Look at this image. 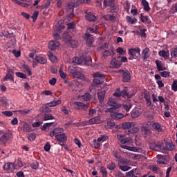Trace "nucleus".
<instances>
[{"instance_id": "9b49d317", "label": "nucleus", "mask_w": 177, "mask_h": 177, "mask_svg": "<svg viewBox=\"0 0 177 177\" xmlns=\"http://www.w3.org/2000/svg\"><path fill=\"white\" fill-rule=\"evenodd\" d=\"M4 171H15L16 169V165H15V163L12 162H7L6 163L3 167Z\"/></svg>"}, {"instance_id": "9d476101", "label": "nucleus", "mask_w": 177, "mask_h": 177, "mask_svg": "<svg viewBox=\"0 0 177 177\" xmlns=\"http://www.w3.org/2000/svg\"><path fill=\"white\" fill-rule=\"evenodd\" d=\"M118 111V110L110 112L111 118H113V120H121V118H124V114Z\"/></svg>"}, {"instance_id": "f704fd0d", "label": "nucleus", "mask_w": 177, "mask_h": 177, "mask_svg": "<svg viewBox=\"0 0 177 177\" xmlns=\"http://www.w3.org/2000/svg\"><path fill=\"white\" fill-rule=\"evenodd\" d=\"M107 122V128H113V127H115V123L114 122V120L111 119H106Z\"/></svg>"}, {"instance_id": "5fc2aeb1", "label": "nucleus", "mask_w": 177, "mask_h": 177, "mask_svg": "<svg viewBox=\"0 0 177 177\" xmlns=\"http://www.w3.org/2000/svg\"><path fill=\"white\" fill-rule=\"evenodd\" d=\"M37 138V136L35 135V133H31L30 134V136H28V140H30V142H34V140H35Z\"/></svg>"}, {"instance_id": "680f3d73", "label": "nucleus", "mask_w": 177, "mask_h": 177, "mask_svg": "<svg viewBox=\"0 0 177 177\" xmlns=\"http://www.w3.org/2000/svg\"><path fill=\"white\" fill-rule=\"evenodd\" d=\"M140 114L139 113L138 111H134L131 112V117L132 118H138Z\"/></svg>"}, {"instance_id": "f03ea898", "label": "nucleus", "mask_w": 177, "mask_h": 177, "mask_svg": "<svg viewBox=\"0 0 177 177\" xmlns=\"http://www.w3.org/2000/svg\"><path fill=\"white\" fill-rule=\"evenodd\" d=\"M108 104L111 106L107 109L108 112L117 111L121 107V104H118L115 98H110L108 101Z\"/></svg>"}, {"instance_id": "473e14b6", "label": "nucleus", "mask_w": 177, "mask_h": 177, "mask_svg": "<svg viewBox=\"0 0 177 177\" xmlns=\"http://www.w3.org/2000/svg\"><path fill=\"white\" fill-rule=\"evenodd\" d=\"M44 121H48V120H55V117L50 113H45L44 115Z\"/></svg>"}, {"instance_id": "ea45409f", "label": "nucleus", "mask_w": 177, "mask_h": 177, "mask_svg": "<svg viewBox=\"0 0 177 177\" xmlns=\"http://www.w3.org/2000/svg\"><path fill=\"white\" fill-rule=\"evenodd\" d=\"M137 132H139V128L138 127H133L132 129L126 131V133H127V135H131V133H136Z\"/></svg>"}, {"instance_id": "c03bdc74", "label": "nucleus", "mask_w": 177, "mask_h": 177, "mask_svg": "<svg viewBox=\"0 0 177 177\" xmlns=\"http://www.w3.org/2000/svg\"><path fill=\"white\" fill-rule=\"evenodd\" d=\"M120 142L123 145H127V144L132 143V139H131V138H127L121 140Z\"/></svg>"}, {"instance_id": "f3484780", "label": "nucleus", "mask_w": 177, "mask_h": 177, "mask_svg": "<svg viewBox=\"0 0 177 177\" xmlns=\"http://www.w3.org/2000/svg\"><path fill=\"white\" fill-rule=\"evenodd\" d=\"M102 18L104 19L106 21H111L112 23H115V19H117L115 16L110 14L104 15Z\"/></svg>"}, {"instance_id": "4c0bfd02", "label": "nucleus", "mask_w": 177, "mask_h": 177, "mask_svg": "<svg viewBox=\"0 0 177 177\" xmlns=\"http://www.w3.org/2000/svg\"><path fill=\"white\" fill-rule=\"evenodd\" d=\"M73 77H75V78H79L80 80H84V78H85V76L84 75V74H82L80 71H76L75 75H73Z\"/></svg>"}, {"instance_id": "de8ad7c7", "label": "nucleus", "mask_w": 177, "mask_h": 177, "mask_svg": "<svg viewBox=\"0 0 177 177\" xmlns=\"http://www.w3.org/2000/svg\"><path fill=\"white\" fill-rule=\"evenodd\" d=\"M109 139V137L106 135H102L100 137H99L97 140V142H105V140H107Z\"/></svg>"}, {"instance_id": "1a4fd4ad", "label": "nucleus", "mask_w": 177, "mask_h": 177, "mask_svg": "<svg viewBox=\"0 0 177 177\" xmlns=\"http://www.w3.org/2000/svg\"><path fill=\"white\" fill-rule=\"evenodd\" d=\"M123 82H129L131 81V73L129 71H122Z\"/></svg>"}, {"instance_id": "39448f33", "label": "nucleus", "mask_w": 177, "mask_h": 177, "mask_svg": "<svg viewBox=\"0 0 177 177\" xmlns=\"http://www.w3.org/2000/svg\"><path fill=\"white\" fill-rule=\"evenodd\" d=\"M84 39L86 41L87 46H92V44H93V37H92V35L90 33L86 32Z\"/></svg>"}, {"instance_id": "052dcab7", "label": "nucleus", "mask_w": 177, "mask_h": 177, "mask_svg": "<svg viewBox=\"0 0 177 177\" xmlns=\"http://www.w3.org/2000/svg\"><path fill=\"white\" fill-rule=\"evenodd\" d=\"M59 73L60 74L61 78L65 80L66 77H67V75L63 71V69L62 68H59Z\"/></svg>"}, {"instance_id": "b1692460", "label": "nucleus", "mask_w": 177, "mask_h": 177, "mask_svg": "<svg viewBox=\"0 0 177 177\" xmlns=\"http://www.w3.org/2000/svg\"><path fill=\"white\" fill-rule=\"evenodd\" d=\"M152 128L156 131V132H162V128L161 127V124H160V123L156 122L152 124Z\"/></svg>"}, {"instance_id": "37998d69", "label": "nucleus", "mask_w": 177, "mask_h": 177, "mask_svg": "<svg viewBox=\"0 0 177 177\" xmlns=\"http://www.w3.org/2000/svg\"><path fill=\"white\" fill-rule=\"evenodd\" d=\"M117 165H115V162H112L111 163L107 165V168L108 169H109V171H114V169H115Z\"/></svg>"}, {"instance_id": "ddd939ff", "label": "nucleus", "mask_w": 177, "mask_h": 177, "mask_svg": "<svg viewBox=\"0 0 177 177\" xmlns=\"http://www.w3.org/2000/svg\"><path fill=\"white\" fill-rule=\"evenodd\" d=\"M13 74H15V71L13 69H8L4 81H6V80H10V81H12L13 82L15 81Z\"/></svg>"}, {"instance_id": "dca6fc26", "label": "nucleus", "mask_w": 177, "mask_h": 177, "mask_svg": "<svg viewBox=\"0 0 177 177\" xmlns=\"http://www.w3.org/2000/svg\"><path fill=\"white\" fill-rule=\"evenodd\" d=\"M103 5L111 8H115V0H104Z\"/></svg>"}, {"instance_id": "393cba45", "label": "nucleus", "mask_w": 177, "mask_h": 177, "mask_svg": "<svg viewBox=\"0 0 177 177\" xmlns=\"http://www.w3.org/2000/svg\"><path fill=\"white\" fill-rule=\"evenodd\" d=\"M155 63L156 64L158 71H164L167 70V68L163 67L161 64V61L156 60L155 61Z\"/></svg>"}, {"instance_id": "4468645a", "label": "nucleus", "mask_w": 177, "mask_h": 177, "mask_svg": "<svg viewBox=\"0 0 177 177\" xmlns=\"http://www.w3.org/2000/svg\"><path fill=\"white\" fill-rule=\"evenodd\" d=\"M59 46H60V43L57 41H50L48 44V48L50 50H55Z\"/></svg>"}, {"instance_id": "c85d7f7f", "label": "nucleus", "mask_w": 177, "mask_h": 177, "mask_svg": "<svg viewBox=\"0 0 177 177\" xmlns=\"http://www.w3.org/2000/svg\"><path fill=\"white\" fill-rule=\"evenodd\" d=\"M81 98L84 100V102H90L92 100V96L89 93H86L81 96Z\"/></svg>"}, {"instance_id": "7c9ffc66", "label": "nucleus", "mask_w": 177, "mask_h": 177, "mask_svg": "<svg viewBox=\"0 0 177 177\" xmlns=\"http://www.w3.org/2000/svg\"><path fill=\"white\" fill-rule=\"evenodd\" d=\"M118 165H129V160L125 158H120Z\"/></svg>"}, {"instance_id": "72a5a7b5", "label": "nucleus", "mask_w": 177, "mask_h": 177, "mask_svg": "<svg viewBox=\"0 0 177 177\" xmlns=\"http://www.w3.org/2000/svg\"><path fill=\"white\" fill-rule=\"evenodd\" d=\"M93 78H100L102 80H104V75H103L100 72H96V73H93Z\"/></svg>"}, {"instance_id": "864d4df0", "label": "nucleus", "mask_w": 177, "mask_h": 177, "mask_svg": "<svg viewBox=\"0 0 177 177\" xmlns=\"http://www.w3.org/2000/svg\"><path fill=\"white\" fill-rule=\"evenodd\" d=\"M169 74H171V73L168 71L160 72V75L164 78H168L169 77Z\"/></svg>"}, {"instance_id": "2eb2a0df", "label": "nucleus", "mask_w": 177, "mask_h": 177, "mask_svg": "<svg viewBox=\"0 0 177 177\" xmlns=\"http://www.w3.org/2000/svg\"><path fill=\"white\" fill-rule=\"evenodd\" d=\"M63 129L62 128H55L53 131H50L49 136L50 138H53V136H56V135H59V133H62Z\"/></svg>"}, {"instance_id": "e433bc0d", "label": "nucleus", "mask_w": 177, "mask_h": 177, "mask_svg": "<svg viewBox=\"0 0 177 177\" xmlns=\"http://www.w3.org/2000/svg\"><path fill=\"white\" fill-rule=\"evenodd\" d=\"M49 107H50V106H46V104H44V107H41L40 108V111H41L42 113H50V111H52Z\"/></svg>"}, {"instance_id": "6e6d98bb", "label": "nucleus", "mask_w": 177, "mask_h": 177, "mask_svg": "<svg viewBox=\"0 0 177 177\" xmlns=\"http://www.w3.org/2000/svg\"><path fill=\"white\" fill-rule=\"evenodd\" d=\"M100 172L102 174V177H107V171L106 170V168H104V167H100Z\"/></svg>"}, {"instance_id": "bb28decb", "label": "nucleus", "mask_w": 177, "mask_h": 177, "mask_svg": "<svg viewBox=\"0 0 177 177\" xmlns=\"http://www.w3.org/2000/svg\"><path fill=\"white\" fill-rule=\"evenodd\" d=\"M141 3H142V5L144 8V10H145V12H150V6H149V2H147V1L142 0Z\"/></svg>"}, {"instance_id": "20e7f679", "label": "nucleus", "mask_w": 177, "mask_h": 177, "mask_svg": "<svg viewBox=\"0 0 177 177\" xmlns=\"http://www.w3.org/2000/svg\"><path fill=\"white\" fill-rule=\"evenodd\" d=\"M55 139L59 142L61 146H64V142H67V136H66V133L56 135Z\"/></svg>"}, {"instance_id": "aec40b11", "label": "nucleus", "mask_w": 177, "mask_h": 177, "mask_svg": "<svg viewBox=\"0 0 177 177\" xmlns=\"http://www.w3.org/2000/svg\"><path fill=\"white\" fill-rule=\"evenodd\" d=\"M86 124L87 125L92 124H100V118L99 117H94L88 120V122H86Z\"/></svg>"}, {"instance_id": "bf43d9fd", "label": "nucleus", "mask_w": 177, "mask_h": 177, "mask_svg": "<svg viewBox=\"0 0 177 177\" xmlns=\"http://www.w3.org/2000/svg\"><path fill=\"white\" fill-rule=\"evenodd\" d=\"M30 167L32 168V169H37L38 167H39V163H38L37 161H34L32 164H30Z\"/></svg>"}, {"instance_id": "6e6552de", "label": "nucleus", "mask_w": 177, "mask_h": 177, "mask_svg": "<svg viewBox=\"0 0 177 177\" xmlns=\"http://www.w3.org/2000/svg\"><path fill=\"white\" fill-rule=\"evenodd\" d=\"M10 138V134L9 133H6L0 137V142L1 145H4L6 146V143L9 142V139Z\"/></svg>"}, {"instance_id": "0e129e2a", "label": "nucleus", "mask_w": 177, "mask_h": 177, "mask_svg": "<svg viewBox=\"0 0 177 177\" xmlns=\"http://www.w3.org/2000/svg\"><path fill=\"white\" fill-rule=\"evenodd\" d=\"M2 114L6 115V117H12L13 115V113L10 111H5L2 112Z\"/></svg>"}, {"instance_id": "a18cd8bd", "label": "nucleus", "mask_w": 177, "mask_h": 177, "mask_svg": "<svg viewBox=\"0 0 177 177\" xmlns=\"http://www.w3.org/2000/svg\"><path fill=\"white\" fill-rule=\"evenodd\" d=\"M72 48H77L78 46V41L77 40H70L68 41Z\"/></svg>"}, {"instance_id": "13d9d810", "label": "nucleus", "mask_w": 177, "mask_h": 177, "mask_svg": "<svg viewBox=\"0 0 177 177\" xmlns=\"http://www.w3.org/2000/svg\"><path fill=\"white\" fill-rule=\"evenodd\" d=\"M126 176L127 177H138L136 175H135V171L131 170L127 173H126Z\"/></svg>"}, {"instance_id": "69168bd1", "label": "nucleus", "mask_w": 177, "mask_h": 177, "mask_svg": "<svg viewBox=\"0 0 177 177\" xmlns=\"http://www.w3.org/2000/svg\"><path fill=\"white\" fill-rule=\"evenodd\" d=\"M93 114H96V109H88L89 117H93Z\"/></svg>"}, {"instance_id": "09e8293b", "label": "nucleus", "mask_w": 177, "mask_h": 177, "mask_svg": "<svg viewBox=\"0 0 177 177\" xmlns=\"http://www.w3.org/2000/svg\"><path fill=\"white\" fill-rule=\"evenodd\" d=\"M68 71L70 73V74H72V75H74L75 73L77 72V69L74 66H69L68 68Z\"/></svg>"}, {"instance_id": "423d86ee", "label": "nucleus", "mask_w": 177, "mask_h": 177, "mask_svg": "<svg viewBox=\"0 0 177 177\" xmlns=\"http://www.w3.org/2000/svg\"><path fill=\"white\" fill-rule=\"evenodd\" d=\"M121 58V56H118L117 58H113L111 61V64L115 68H118L121 66V62L120 61V59Z\"/></svg>"}, {"instance_id": "58836bf2", "label": "nucleus", "mask_w": 177, "mask_h": 177, "mask_svg": "<svg viewBox=\"0 0 177 177\" xmlns=\"http://www.w3.org/2000/svg\"><path fill=\"white\" fill-rule=\"evenodd\" d=\"M119 169H121V171H123V172H127V171H129L131 169V167L128 165H118Z\"/></svg>"}, {"instance_id": "338daca9", "label": "nucleus", "mask_w": 177, "mask_h": 177, "mask_svg": "<svg viewBox=\"0 0 177 177\" xmlns=\"http://www.w3.org/2000/svg\"><path fill=\"white\" fill-rule=\"evenodd\" d=\"M171 89L174 91V92L177 91V80H174L171 86Z\"/></svg>"}, {"instance_id": "774afa93", "label": "nucleus", "mask_w": 177, "mask_h": 177, "mask_svg": "<svg viewBox=\"0 0 177 177\" xmlns=\"http://www.w3.org/2000/svg\"><path fill=\"white\" fill-rule=\"evenodd\" d=\"M171 57H177V48H173L171 52Z\"/></svg>"}, {"instance_id": "79ce46f5", "label": "nucleus", "mask_w": 177, "mask_h": 177, "mask_svg": "<svg viewBox=\"0 0 177 177\" xmlns=\"http://www.w3.org/2000/svg\"><path fill=\"white\" fill-rule=\"evenodd\" d=\"M103 82H104V79L94 78L93 80V84H95V85H100V84H103Z\"/></svg>"}, {"instance_id": "4be33fe9", "label": "nucleus", "mask_w": 177, "mask_h": 177, "mask_svg": "<svg viewBox=\"0 0 177 177\" xmlns=\"http://www.w3.org/2000/svg\"><path fill=\"white\" fill-rule=\"evenodd\" d=\"M140 19L142 23H146L147 24H151V21H150L149 16H144L142 13L140 14Z\"/></svg>"}, {"instance_id": "a878e982", "label": "nucleus", "mask_w": 177, "mask_h": 177, "mask_svg": "<svg viewBox=\"0 0 177 177\" xmlns=\"http://www.w3.org/2000/svg\"><path fill=\"white\" fill-rule=\"evenodd\" d=\"M35 60L37 63H39L40 64H46L47 62L46 58L41 56H36Z\"/></svg>"}, {"instance_id": "f8f14e48", "label": "nucleus", "mask_w": 177, "mask_h": 177, "mask_svg": "<svg viewBox=\"0 0 177 177\" xmlns=\"http://www.w3.org/2000/svg\"><path fill=\"white\" fill-rule=\"evenodd\" d=\"M75 104L77 106L79 110H84L85 111L88 110V108L91 105V104L89 103L84 104L82 102H75Z\"/></svg>"}, {"instance_id": "6ab92c4d", "label": "nucleus", "mask_w": 177, "mask_h": 177, "mask_svg": "<svg viewBox=\"0 0 177 177\" xmlns=\"http://www.w3.org/2000/svg\"><path fill=\"white\" fill-rule=\"evenodd\" d=\"M104 96H106V92L103 91V90L97 92V97L100 103H103V102H104Z\"/></svg>"}, {"instance_id": "7ed1b4c3", "label": "nucleus", "mask_w": 177, "mask_h": 177, "mask_svg": "<svg viewBox=\"0 0 177 177\" xmlns=\"http://www.w3.org/2000/svg\"><path fill=\"white\" fill-rule=\"evenodd\" d=\"M129 60H133V59H138V56H140V48H134L129 49Z\"/></svg>"}, {"instance_id": "0eeeda50", "label": "nucleus", "mask_w": 177, "mask_h": 177, "mask_svg": "<svg viewBox=\"0 0 177 177\" xmlns=\"http://www.w3.org/2000/svg\"><path fill=\"white\" fill-rule=\"evenodd\" d=\"M136 122H125L122 124V128L123 129H131V128H133V127H136Z\"/></svg>"}, {"instance_id": "f257e3e1", "label": "nucleus", "mask_w": 177, "mask_h": 177, "mask_svg": "<svg viewBox=\"0 0 177 177\" xmlns=\"http://www.w3.org/2000/svg\"><path fill=\"white\" fill-rule=\"evenodd\" d=\"M82 62H84L86 66H92V57L90 55L83 57V60L78 57H75L73 58L72 64L75 66V64H81Z\"/></svg>"}, {"instance_id": "a19ab883", "label": "nucleus", "mask_w": 177, "mask_h": 177, "mask_svg": "<svg viewBox=\"0 0 177 177\" xmlns=\"http://www.w3.org/2000/svg\"><path fill=\"white\" fill-rule=\"evenodd\" d=\"M62 38L66 41V42H68L71 39V37L70 36V35H68V32H65L62 35Z\"/></svg>"}, {"instance_id": "c756f323", "label": "nucleus", "mask_w": 177, "mask_h": 177, "mask_svg": "<svg viewBox=\"0 0 177 177\" xmlns=\"http://www.w3.org/2000/svg\"><path fill=\"white\" fill-rule=\"evenodd\" d=\"M175 149V146L171 142H165V150H169V151H172Z\"/></svg>"}, {"instance_id": "a211bd4d", "label": "nucleus", "mask_w": 177, "mask_h": 177, "mask_svg": "<svg viewBox=\"0 0 177 177\" xmlns=\"http://www.w3.org/2000/svg\"><path fill=\"white\" fill-rule=\"evenodd\" d=\"M81 3H82L81 0H78L76 2L71 1L68 3V7L69 9H73L74 8H77L80 5H81Z\"/></svg>"}, {"instance_id": "e2e57ef3", "label": "nucleus", "mask_w": 177, "mask_h": 177, "mask_svg": "<svg viewBox=\"0 0 177 177\" xmlns=\"http://www.w3.org/2000/svg\"><path fill=\"white\" fill-rule=\"evenodd\" d=\"M38 15H39V12H38V11H35L32 16V19H33L32 21L33 23H35V21H37V19H38Z\"/></svg>"}, {"instance_id": "412c9836", "label": "nucleus", "mask_w": 177, "mask_h": 177, "mask_svg": "<svg viewBox=\"0 0 177 177\" xmlns=\"http://www.w3.org/2000/svg\"><path fill=\"white\" fill-rule=\"evenodd\" d=\"M87 15H86V19L88 21H96V17L91 12L86 11Z\"/></svg>"}, {"instance_id": "8fccbe9b", "label": "nucleus", "mask_w": 177, "mask_h": 177, "mask_svg": "<svg viewBox=\"0 0 177 177\" xmlns=\"http://www.w3.org/2000/svg\"><path fill=\"white\" fill-rule=\"evenodd\" d=\"M23 131L24 132H30L31 131V128L30 127V125H28V124L27 123H25L24 124Z\"/></svg>"}, {"instance_id": "c9c22d12", "label": "nucleus", "mask_w": 177, "mask_h": 177, "mask_svg": "<svg viewBox=\"0 0 177 177\" xmlns=\"http://www.w3.org/2000/svg\"><path fill=\"white\" fill-rule=\"evenodd\" d=\"M127 21L130 24H135V23H138V19L136 18H132L129 16L127 17Z\"/></svg>"}, {"instance_id": "4d7b16f0", "label": "nucleus", "mask_w": 177, "mask_h": 177, "mask_svg": "<svg viewBox=\"0 0 177 177\" xmlns=\"http://www.w3.org/2000/svg\"><path fill=\"white\" fill-rule=\"evenodd\" d=\"M23 67L26 71H27L28 75H32V73L31 72V69H30V66H28V65L24 64Z\"/></svg>"}, {"instance_id": "603ef678", "label": "nucleus", "mask_w": 177, "mask_h": 177, "mask_svg": "<svg viewBox=\"0 0 177 177\" xmlns=\"http://www.w3.org/2000/svg\"><path fill=\"white\" fill-rule=\"evenodd\" d=\"M15 75H17V77H19V78H22L24 80H26V78H27V75L21 72H17Z\"/></svg>"}, {"instance_id": "5701e85b", "label": "nucleus", "mask_w": 177, "mask_h": 177, "mask_svg": "<svg viewBox=\"0 0 177 177\" xmlns=\"http://www.w3.org/2000/svg\"><path fill=\"white\" fill-rule=\"evenodd\" d=\"M158 55L161 57H164V59H167V57H169V51L162 50L158 52Z\"/></svg>"}, {"instance_id": "49530a36", "label": "nucleus", "mask_w": 177, "mask_h": 177, "mask_svg": "<svg viewBox=\"0 0 177 177\" xmlns=\"http://www.w3.org/2000/svg\"><path fill=\"white\" fill-rule=\"evenodd\" d=\"M154 147H158L160 150H165V144L164 142L154 144Z\"/></svg>"}, {"instance_id": "cd10ccee", "label": "nucleus", "mask_w": 177, "mask_h": 177, "mask_svg": "<svg viewBox=\"0 0 177 177\" xmlns=\"http://www.w3.org/2000/svg\"><path fill=\"white\" fill-rule=\"evenodd\" d=\"M150 49L149 48H145L143 50H142V57L144 60H147V59H149V52Z\"/></svg>"}, {"instance_id": "2f4dec72", "label": "nucleus", "mask_w": 177, "mask_h": 177, "mask_svg": "<svg viewBox=\"0 0 177 177\" xmlns=\"http://www.w3.org/2000/svg\"><path fill=\"white\" fill-rule=\"evenodd\" d=\"M62 103V101L60 100H58L57 101H52L49 103H47L46 106H48L50 107H55V106H57L58 104H60Z\"/></svg>"}, {"instance_id": "3c124183", "label": "nucleus", "mask_w": 177, "mask_h": 177, "mask_svg": "<svg viewBox=\"0 0 177 177\" xmlns=\"http://www.w3.org/2000/svg\"><path fill=\"white\" fill-rule=\"evenodd\" d=\"M116 52L119 53V55H122L127 53V51H125V50H124V48H122V47H118L116 49Z\"/></svg>"}]
</instances>
